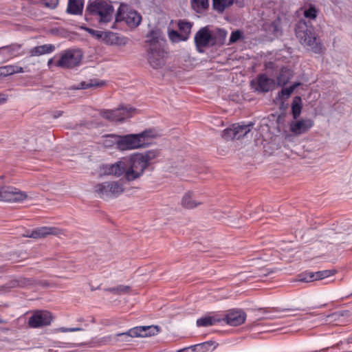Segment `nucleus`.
<instances>
[{
    "instance_id": "f257e3e1",
    "label": "nucleus",
    "mask_w": 352,
    "mask_h": 352,
    "mask_svg": "<svg viewBox=\"0 0 352 352\" xmlns=\"http://www.w3.org/2000/svg\"><path fill=\"white\" fill-rule=\"evenodd\" d=\"M159 155L156 150L147 151L144 153H135L129 158H122L114 164L103 165L104 173L116 177L124 176L128 181H134L140 177L146 168Z\"/></svg>"
},
{
    "instance_id": "f03ea898",
    "label": "nucleus",
    "mask_w": 352,
    "mask_h": 352,
    "mask_svg": "<svg viewBox=\"0 0 352 352\" xmlns=\"http://www.w3.org/2000/svg\"><path fill=\"white\" fill-rule=\"evenodd\" d=\"M296 37L300 42L315 53H320L322 49V43L316 36L312 25H309L303 21H300L295 29Z\"/></svg>"
},
{
    "instance_id": "7ed1b4c3",
    "label": "nucleus",
    "mask_w": 352,
    "mask_h": 352,
    "mask_svg": "<svg viewBox=\"0 0 352 352\" xmlns=\"http://www.w3.org/2000/svg\"><path fill=\"white\" fill-rule=\"evenodd\" d=\"M113 7L103 0L89 1L86 8V13L97 16L100 23H107L112 20Z\"/></svg>"
},
{
    "instance_id": "20e7f679",
    "label": "nucleus",
    "mask_w": 352,
    "mask_h": 352,
    "mask_svg": "<svg viewBox=\"0 0 352 352\" xmlns=\"http://www.w3.org/2000/svg\"><path fill=\"white\" fill-rule=\"evenodd\" d=\"M148 131H143L138 134H129L120 135L118 141V149L120 151L133 150L144 148L148 144V138H150Z\"/></svg>"
},
{
    "instance_id": "39448f33",
    "label": "nucleus",
    "mask_w": 352,
    "mask_h": 352,
    "mask_svg": "<svg viewBox=\"0 0 352 352\" xmlns=\"http://www.w3.org/2000/svg\"><path fill=\"white\" fill-rule=\"evenodd\" d=\"M83 56V52L80 49L69 48L59 53V59L55 65L62 69H74L81 64Z\"/></svg>"
},
{
    "instance_id": "423d86ee",
    "label": "nucleus",
    "mask_w": 352,
    "mask_h": 352,
    "mask_svg": "<svg viewBox=\"0 0 352 352\" xmlns=\"http://www.w3.org/2000/svg\"><path fill=\"white\" fill-rule=\"evenodd\" d=\"M124 191V187L120 181H107L94 186V192L98 197L104 200L116 198Z\"/></svg>"
},
{
    "instance_id": "0eeeda50",
    "label": "nucleus",
    "mask_w": 352,
    "mask_h": 352,
    "mask_svg": "<svg viewBox=\"0 0 352 352\" xmlns=\"http://www.w3.org/2000/svg\"><path fill=\"white\" fill-rule=\"evenodd\" d=\"M136 111V109L130 105H121L116 109L102 110L100 114L110 122H123L126 119L133 117Z\"/></svg>"
},
{
    "instance_id": "6e6552de",
    "label": "nucleus",
    "mask_w": 352,
    "mask_h": 352,
    "mask_svg": "<svg viewBox=\"0 0 352 352\" xmlns=\"http://www.w3.org/2000/svg\"><path fill=\"white\" fill-rule=\"evenodd\" d=\"M195 44L199 52H203L207 47L217 45V37L214 36L208 26L200 28L195 34Z\"/></svg>"
},
{
    "instance_id": "1a4fd4ad",
    "label": "nucleus",
    "mask_w": 352,
    "mask_h": 352,
    "mask_svg": "<svg viewBox=\"0 0 352 352\" xmlns=\"http://www.w3.org/2000/svg\"><path fill=\"white\" fill-rule=\"evenodd\" d=\"M28 198L25 192L14 186H0V201L21 202Z\"/></svg>"
},
{
    "instance_id": "9d476101",
    "label": "nucleus",
    "mask_w": 352,
    "mask_h": 352,
    "mask_svg": "<svg viewBox=\"0 0 352 352\" xmlns=\"http://www.w3.org/2000/svg\"><path fill=\"white\" fill-rule=\"evenodd\" d=\"M53 320L52 314L46 310H36L29 318L28 324L30 327L37 329L48 326Z\"/></svg>"
},
{
    "instance_id": "9b49d317",
    "label": "nucleus",
    "mask_w": 352,
    "mask_h": 352,
    "mask_svg": "<svg viewBox=\"0 0 352 352\" xmlns=\"http://www.w3.org/2000/svg\"><path fill=\"white\" fill-rule=\"evenodd\" d=\"M167 52L165 49L147 50V60L153 69L162 68L166 63Z\"/></svg>"
},
{
    "instance_id": "f8f14e48",
    "label": "nucleus",
    "mask_w": 352,
    "mask_h": 352,
    "mask_svg": "<svg viewBox=\"0 0 352 352\" xmlns=\"http://www.w3.org/2000/svg\"><path fill=\"white\" fill-rule=\"evenodd\" d=\"M61 234H64V231L59 228L54 226H42L36 228L30 232H28L25 236L26 237L37 239L45 238L50 235L59 236Z\"/></svg>"
},
{
    "instance_id": "ddd939ff",
    "label": "nucleus",
    "mask_w": 352,
    "mask_h": 352,
    "mask_svg": "<svg viewBox=\"0 0 352 352\" xmlns=\"http://www.w3.org/2000/svg\"><path fill=\"white\" fill-rule=\"evenodd\" d=\"M23 44L14 43L8 45L0 47V57L2 62L8 61L14 58L23 56Z\"/></svg>"
},
{
    "instance_id": "4468645a",
    "label": "nucleus",
    "mask_w": 352,
    "mask_h": 352,
    "mask_svg": "<svg viewBox=\"0 0 352 352\" xmlns=\"http://www.w3.org/2000/svg\"><path fill=\"white\" fill-rule=\"evenodd\" d=\"M116 21L117 22L124 21L128 26L131 28H135L140 23L142 16L136 11L130 10L123 13L118 12Z\"/></svg>"
},
{
    "instance_id": "2eb2a0df",
    "label": "nucleus",
    "mask_w": 352,
    "mask_h": 352,
    "mask_svg": "<svg viewBox=\"0 0 352 352\" xmlns=\"http://www.w3.org/2000/svg\"><path fill=\"white\" fill-rule=\"evenodd\" d=\"M204 200L200 195L194 191H188L182 197L181 205L186 209H193L202 204Z\"/></svg>"
},
{
    "instance_id": "dca6fc26",
    "label": "nucleus",
    "mask_w": 352,
    "mask_h": 352,
    "mask_svg": "<svg viewBox=\"0 0 352 352\" xmlns=\"http://www.w3.org/2000/svg\"><path fill=\"white\" fill-rule=\"evenodd\" d=\"M158 331L157 327L153 326H140L130 329L126 333L117 334L118 336H128L131 338L147 337L155 334L154 331Z\"/></svg>"
},
{
    "instance_id": "f3484780",
    "label": "nucleus",
    "mask_w": 352,
    "mask_h": 352,
    "mask_svg": "<svg viewBox=\"0 0 352 352\" xmlns=\"http://www.w3.org/2000/svg\"><path fill=\"white\" fill-rule=\"evenodd\" d=\"M274 80L268 78L266 74H259L255 80L252 81V85H254V88L259 92H268L274 85Z\"/></svg>"
},
{
    "instance_id": "a211bd4d",
    "label": "nucleus",
    "mask_w": 352,
    "mask_h": 352,
    "mask_svg": "<svg viewBox=\"0 0 352 352\" xmlns=\"http://www.w3.org/2000/svg\"><path fill=\"white\" fill-rule=\"evenodd\" d=\"M165 42L158 30H151L146 35V43L148 44V50L164 48Z\"/></svg>"
},
{
    "instance_id": "6ab92c4d",
    "label": "nucleus",
    "mask_w": 352,
    "mask_h": 352,
    "mask_svg": "<svg viewBox=\"0 0 352 352\" xmlns=\"http://www.w3.org/2000/svg\"><path fill=\"white\" fill-rule=\"evenodd\" d=\"M314 126V121L311 119H301L292 122L289 130L294 135H299L307 132Z\"/></svg>"
},
{
    "instance_id": "aec40b11",
    "label": "nucleus",
    "mask_w": 352,
    "mask_h": 352,
    "mask_svg": "<svg viewBox=\"0 0 352 352\" xmlns=\"http://www.w3.org/2000/svg\"><path fill=\"white\" fill-rule=\"evenodd\" d=\"M246 318V314L242 310H230L226 316V321L230 326H239L243 324Z\"/></svg>"
},
{
    "instance_id": "412c9836",
    "label": "nucleus",
    "mask_w": 352,
    "mask_h": 352,
    "mask_svg": "<svg viewBox=\"0 0 352 352\" xmlns=\"http://www.w3.org/2000/svg\"><path fill=\"white\" fill-rule=\"evenodd\" d=\"M56 50V47L53 44H44L41 45L35 46L29 50V55L31 57L40 56L45 54H49Z\"/></svg>"
},
{
    "instance_id": "4be33fe9",
    "label": "nucleus",
    "mask_w": 352,
    "mask_h": 352,
    "mask_svg": "<svg viewBox=\"0 0 352 352\" xmlns=\"http://www.w3.org/2000/svg\"><path fill=\"white\" fill-rule=\"evenodd\" d=\"M253 124L250 123L246 125H240L239 124H233L234 129V138L235 140H240L248 135L250 132Z\"/></svg>"
},
{
    "instance_id": "5701e85b",
    "label": "nucleus",
    "mask_w": 352,
    "mask_h": 352,
    "mask_svg": "<svg viewBox=\"0 0 352 352\" xmlns=\"http://www.w3.org/2000/svg\"><path fill=\"white\" fill-rule=\"evenodd\" d=\"M83 3L80 0H69L67 12L71 14H80L82 12Z\"/></svg>"
},
{
    "instance_id": "b1692460",
    "label": "nucleus",
    "mask_w": 352,
    "mask_h": 352,
    "mask_svg": "<svg viewBox=\"0 0 352 352\" xmlns=\"http://www.w3.org/2000/svg\"><path fill=\"white\" fill-rule=\"evenodd\" d=\"M292 76V72L287 68L283 67L277 78L276 81L278 86H283L287 83V82L291 79Z\"/></svg>"
},
{
    "instance_id": "393cba45",
    "label": "nucleus",
    "mask_w": 352,
    "mask_h": 352,
    "mask_svg": "<svg viewBox=\"0 0 352 352\" xmlns=\"http://www.w3.org/2000/svg\"><path fill=\"white\" fill-rule=\"evenodd\" d=\"M212 8L219 13H223L225 10L233 5L234 0H212Z\"/></svg>"
},
{
    "instance_id": "a878e982",
    "label": "nucleus",
    "mask_w": 352,
    "mask_h": 352,
    "mask_svg": "<svg viewBox=\"0 0 352 352\" xmlns=\"http://www.w3.org/2000/svg\"><path fill=\"white\" fill-rule=\"evenodd\" d=\"M217 347V345L213 341H206L200 344H197L193 345L190 347L192 351L195 352H207L210 349L212 350L214 349Z\"/></svg>"
},
{
    "instance_id": "bb28decb",
    "label": "nucleus",
    "mask_w": 352,
    "mask_h": 352,
    "mask_svg": "<svg viewBox=\"0 0 352 352\" xmlns=\"http://www.w3.org/2000/svg\"><path fill=\"white\" fill-rule=\"evenodd\" d=\"M177 25L180 33L184 35L183 39H188L191 32L192 23L184 20H179Z\"/></svg>"
},
{
    "instance_id": "cd10ccee",
    "label": "nucleus",
    "mask_w": 352,
    "mask_h": 352,
    "mask_svg": "<svg viewBox=\"0 0 352 352\" xmlns=\"http://www.w3.org/2000/svg\"><path fill=\"white\" fill-rule=\"evenodd\" d=\"M190 5L197 13H201L209 7V0H190Z\"/></svg>"
},
{
    "instance_id": "c85d7f7f",
    "label": "nucleus",
    "mask_w": 352,
    "mask_h": 352,
    "mask_svg": "<svg viewBox=\"0 0 352 352\" xmlns=\"http://www.w3.org/2000/svg\"><path fill=\"white\" fill-rule=\"evenodd\" d=\"M302 107L301 98L300 96L294 97L292 103V113L294 119H297L300 116Z\"/></svg>"
},
{
    "instance_id": "c756f323",
    "label": "nucleus",
    "mask_w": 352,
    "mask_h": 352,
    "mask_svg": "<svg viewBox=\"0 0 352 352\" xmlns=\"http://www.w3.org/2000/svg\"><path fill=\"white\" fill-rule=\"evenodd\" d=\"M120 135L115 134H108L103 137L102 144L106 148H112L113 146H116L118 148V141Z\"/></svg>"
},
{
    "instance_id": "7c9ffc66",
    "label": "nucleus",
    "mask_w": 352,
    "mask_h": 352,
    "mask_svg": "<svg viewBox=\"0 0 352 352\" xmlns=\"http://www.w3.org/2000/svg\"><path fill=\"white\" fill-rule=\"evenodd\" d=\"M221 321L220 319H217L214 318V316H205L204 318H199L197 320V325L198 327H209L214 324H216L217 323Z\"/></svg>"
},
{
    "instance_id": "2f4dec72",
    "label": "nucleus",
    "mask_w": 352,
    "mask_h": 352,
    "mask_svg": "<svg viewBox=\"0 0 352 352\" xmlns=\"http://www.w3.org/2000/svg\"><path fill=\"white\" fill-rule=\"evenodd\" d=\"M1 74L4 76H8L13 74L16 73H23V68L22 67L18 65H6L5 67H1Z\"/></svg>"
},
{
    "instance_id": "473e14b6",
    "label": "nucleus",
    "mask_w": 352,
    "mask_h": 352,
    "mask_svg": "<svg viewBox=\"0 0 352 352\" xmlns=\"http://www.w3.org/2000/svg\"><path fill=\"white\" fill-rule=\"evenodd\" d=\"M300 85V83H295L292 86L286 88H283L278 93V97L284 99L288 98L293 93L294 89Z\"/></svg>"
},
{
    "instance_id": "72a5a7b5",
    "label": "nucleus",
    "mask_w": 352,
    "mask_h": 352,
    "mask_svg": "<svg viewBox=\"0 0 352 352\" xmlns=\"http://www.w3.org/2000/svg\"><path fill=\"white\" fill-rule=\"evenodd\" d=\"M104 38L107 40V42L110 43L111 44H120V38L118 36V34L108 32L104 33Z\"/></svg>"
},
{
    "instance_id": "f704fd0d",
    "label": "nucleus",
    "mask_w": 352,
    "mask_h": 352,
    "mask_svg": "<svg viewBox=\"0 0 352 352\" xmlns=\"http://www.w3.org/2000/svg\"><path fill=\"white\" fill-rule=\"evenodd\" d=\"M105 290L115 294H121L129 292L130 291V287L129 286L119 285L115 287L107 288Z\"/></svg>"
},
{
    "instance_id": "c9c22d12",
    "label": "nucleus",
    "mask_w": 352,
    "mask_h": 352,
    "mask_svg": "<svg viewBox=\"0 0 352 352\" xmlns=\"http://www.w3.org/2000/svg\"><path fill=\"white\" fill-rule=\"evenodd\" d=\"M336 273V271L335 270H327L318 271V272H315L316 278V280H322L325 278L333 276Z\"/></svg>"
},
{
    "instance_id": "e433bc0d",
    "label": "nucleus",
    "mask_w": 352,
    "mask_h": 352,
    "mask_svg": "<svg viewBox=\"0 0 352 352\" xmlns=\"http://www.w3.org/2000/svg\"><path fill=\"white\" fill-rule=\"evenodd\" d=\"M168 37L170 40L174 43H177L182 41H186L187 39H183L184 35L179 33L177 30H171L168 32Z\"/></svg>"
},
{
    "instance_id": "4c0bfd02",
    "label": "nucleus",
    "mask_w": 352,
    "mask_h": 352,
    "mask_svg": "<svg viewBox=\"0 0 352 352\" xmlns=\"http://www.w3.org/2000/svg\"><path fill=\"white\" fill-rule=\"evenodd\" d=\"M104 85L102 81H98L96 79L91 80L89 82H82L80 83L81 89H88L92 87H101Z\"/></svg>"
},
{
    "instance_id": "58836bf2",
    "label": "nucleus",
    "mask_w": 352,
    "mask_h": 352,
    "mask_svg": "<svg viewBox=\"0 0 352 352\" xmlns=\"http://www.w3.org/2000/svg\"><path fill=\"white\" fill-rule=\"evenodd\" d=\"M234 129L233 128V124H232L230 127L227 128L223 131L222 138L227 141L234 140H235L234 138Z\"/></svg>"
},
{
    "instance_id": "ea45409f",
    "label": "nucleus",
    "mask_w": 352,
    "mask_h": 352,
    "mask_svg": "<svg viewBox=\"0 0 352 352\" xmlns=\"http://www.w3.org/2000/svg\"><path fill=\"white\" fill-rule=\"evenodd\" d=\"M300 280L307 283L316 280L315 272H308L300 274Z\"/></svg>"
},
{
    "instance_id": "a19ab883",
    "label": "nucleus",
    "mask_w": 352,
    "mask_h": 352,
    "mask_svg": "<svg viewBox=\"0 0 352 352\" xmlns=\"http://www.w3.org/2000/svg\"><path fill=\"white\" fill-rule=\"evenodd\" d=\"M318 10L314 6H310L307 10L304 12V16L310 19H314L317 16Z\"/></svg>"
},
{
    "instance_id": "79ce46f5",
    "label": "nucleus",
    "mask_w": 352,
    "mask_h": 352,
    "mask_svg": "<svg viewBox=\"0 0 352 352\" xmlns=\"http://www.w3.org/2000/svg\"><path fill=\"white\" fill-rule=\"evenodd\" d=\"M242 38V34L241 31L236 30L232 32L229 42L230 43H234L238 41L240 38Z\"/></svg>"
},
{
    "instance_id": "37998d69",
    "label": "nucleus",
    "mask_w": 352,
    "mask_h": 352,
    "mask_svg": "<svg viewBox=\"0 0 352 352\" xmlns=\"http://www.w3.org/2000/svg\"><path fill=\"white\" fill-rule=\"evenodd\" d=\"M42 4L49 8H55L58 3V0H39Z\"/></svg>"
},
{
    "instance_id": "c03bdc74",
    "label": "nucleus",
    "mask_w": 352,
    "mask_h": 352,
    "mask_svg": "<svg viewBox=\"0 0 352 352\" xmlns=\"http://www.w3.org/2000/svg\"><path fill=\"white\" fill-rule=\"evenodd\" d=\"M83 329L80 327H74V328H66V327H60L57 329L58 332L67 333V332H75V331H81Z\"/></svg>"
},
{
    "instance_id": "a18cd8bd",
    "label": "nucleus",
    "mask_w": 352,
    "mask_h": 352,
    "mask_svg": "<svg viewBox=\"0 0 352 352\" xmlns=\"http://www.w3.org/2000/svg\"><path fill=\"white\" fill-rule=\"evenodd\" d=\"M85 30H87V32H88L90 34H91L92 36L98 38H102V35L104 34L103 32H101V31H98V30H95L94 29H91V28H85Z\"/></svg>"
},
{
    "instance_id": "49530a36",
    "label": "nucleus",
    "mask_w": 352,
    "mask_h": 352,
    "mask_svg": "<svg viewBox=\"0 0 352 352\" xmlns=\"http://www.w3.org/2000/svg\"><path fill=\"white\" fill-rule=\"evenodd\" d=\"M219 32L223 38H225L226 36L227 32L225 30L219 29Z\"/></svg>"
},
{
    "instance_id": "de8ad7c7",
    "label": "nucleus",
    "mask_w": 352,
    "mask_h": 352,
    "mask_svg": "<svg viewBox=\"0 0 352 352\" xmlns=\"http://www.w3.org/2000/svg\"><path fill=\"white\" fill-rule=\"evenodd\" d=\"M278 24H279V21H274V22L272 23V25L274 26V30L275 31H278V28H277Z\"/></svg>"
},
{
    "instance_id": "09e8293b",
    "label": "nucleus",
    "mask_w": 352,
    "mask_h": 352,
    "mask_svg": "<svg viewBox=\"0 0 352 352\" xmlns=\"http://www.w3.org/2000/svg\"><path fill=\"white\" fill-rule=\"evenodd\" d=\"M52 63H53V58H50V59L47 60V66H48L49 67H50Z\"/></svg>"
},
{
    "instance_id": "8fccbe9b",
    "label": "nucleus",
    "mask_w": 352,
    "mask_h": 352,
    "mask_svg": "<svg viewBox=\"0 0 352 352\" xmlns=\"http://www.w3.org/2000/svg\"><path fill=\"white\" fill-rule=\"evenodd\" d=\"M11 284H12V287H16L18 285L16 280L12 281Z\"/></svg>"
},
{
    "instance_id": "3c124183",
    "label": "nucleus",
    "mask_w": 352,
    "mask_h": 352,
    "mask_svg": "<svg viewBox=\"0 0 352 352\" xmlns=\"http://www.w3.org/2000/svg\"><path fill=\"white\" fill-rule=\"evenodd\" d=\"M5 101H6V98H4L3 97H2L0 95V104L2 103V102H4Z\"/></svg>"
},
{
    "instance_id": "603ef678",
    "label": "nucleus",
    "mask_w": 352,
    "mask_h": 352,
    "mask_svg": "<svg viewBox=\"0 0 352 352\" xmlns=\"http://www.w3.org/2000/svg\"><path fill=\"white\" fill-rule=\"evenodd\" d=\"M61 114H62V113H61V112H60V111H58V112H57V114H55V115H54V117H55V118H58V117L60 116H61Z\"/></svg>"
},
{
    "instance_id": "864d4df0",
    "label": "nucleus",
    "mask_w": 352,
    "mask_h": 352,
    "mask_svg": "<svg viewBox=\"0 0 352 352\" xmlns=\"http://www.w3.org/2000/svg\"><path fill=\"white\" fill-rule=\"evenodd\" d=\"M3 319L0 317V324H1V323H3Z\"/></svg>"
},
{
    "instance_id": "5fc2aeb1",
    "label": "nucleus",
    "mask_w": 352,
    "mask_h": 352,
    "mask_svg": "<svg viewBox=\"0 0 352 352\" xmlns=\"http://www.w3.org/2000/svg\"><path fill=\"white\" fill-rule=\"evenodd\" d=\"M3 178H4V177H3V176H1V177H0V179H3Z\"/></svg>"
}]
</instances>
